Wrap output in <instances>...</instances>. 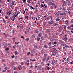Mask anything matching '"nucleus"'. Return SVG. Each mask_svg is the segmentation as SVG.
<instances>
[{
    "instance_id": "obj_1",
    "label": "nucleus",
    "mask_w": 73,
    "mask_h": 73,
    "mask_svg": "<svg viewBox=\"0 0 73 73\" xmlns=\"http://www.w3.org/2000/svg\"><path fill=\"white\" fill-rule=\"evenodd\" d=\"M67 35H65L63 37V40L64 41H67V40H68V38H67L66 37H67Z\"/></svg>"
},
{
    "instance_id": "obj_2",
    "label": "nucleus",
    "mask_w": 73,
    "mask_h": 73,
    "mask_svg": "<svg viewBox=\"0 0 73 73\" xmlns=\"http://www.w3.org/2000/svg\"><path fill=\"white\" fill-rule=\"evenodd\" d=\"M50 50L51 52H54V51L56 50V49L54 48H51Z\"/></svg>"
},
{
    "instance_id": "obj_3",
    "label": "nucleus",
    "mask_w": 73,
    "mask_h": 73,
    "mask_svg": "<svg viewBox=\"0 0 73 73\" xmlns=\"http://www.w3.org/2000/svg\"><path fill=\"white\" fill-rule=\"evenodd\" d=\"M15 17H13V16H12L10 18V19H11V21H15Z\"/></svg>"
},
{
    "instance_id": "obj_4",
    "label": "nucleus",
    "mask_w": 73,
    "mask_h": 73,
    "mask_svg": "<svg viewBox=\"0 0 73 73\" xmlns=\"http://www.w3.org/2000/svg\"><path fill=\"white\" fill-rule=\"evenodd\" d=\"M11 4H12V5H16V2L13 1L12 3H11Z\"/></svg>"
},
{
    "instance_id": "obj_5",
    "label": "nucleus",
    "mask_w": 73,
    "mask_h": 73,
    "mask_svg": "<svg viewBox=\"0 0 73 73\" xmlns=\"http://www.w3.org/2000/svg\"><path fill=\"white\" fill-rule=\"evenodd\" d=\"M63 5L65 6H66V2L65 1H64L63 2Z\"/></svg>"
},
{
    "instance_id": "obj_6",
    "label": "nucleus",
    "mask_w": 73,
    "mask_h": 73,
    "mask_svg": "<svg viewBox=\"0 0 73 73\" xmlns=\"http://www.w3.org/2000/svg\"><path fill=\"white\" fill-rule=\"evenodd\" d=\"M17 14L16 13H14L13 15V16L14 17H17Z\"/></svg>"
},
{
    "instance_id": "obj_7",
    "label": "nucleus",
    "mask_w": 73,
    "mask_h": 73,
    "mask_svg": "<svg viewBox=\"0 0 73 73\" xmlns=\"http://www.w3.org/2000/svg\"><path fill=\"white\" fill-rule=\"evenodd\" d=\"M52 55L53 56H56V52H52Z\"/></svg>"
},
{
    "instance_id": "obj_8",
    "label": "nucleus",
    "mask_w": 73,
    "mask_h": 73,
    "mask_svg": "<svg viewBox=\"0 0 73 73\" xmlns=\"http://www.w3.org/2000/svg\"><path fill=\"white\" fill-rule=\"evenodd\" d=\"M60 18H56V21H60Z\"/></svg>"
},
{
    "instance_id": "obj_9",
    "label": "nucleus",
    "mask_w": 73,
    "mask_h": 73,
    "mask_svg": "<svg viewBox=\"0 0 73 73\" xmlns=\"http://www.w3.org/2000/svg\"><path fill=\"white\" fill-rule=\"evenodd\" d=\"M42 34V33H39L38 35L39 37H40L41 36Z\"/></svg>"
},
{
    "instance_id": "obj_10",
    "label": "nucleus",
    "mask_w": 73,
    "mask_h": 73,
    "mask_svg": "<svg viewBox=\"0 0 73 73\" xmlns=\"http://www.w3.org/2000/svg\"><path fill=\"white\" fill-rule=\"evenodd\" d=\"M42 61H45V60H46V58L44 57L42 58Z\"/></svg>"
},
{
    "instance_id": "obj_11",
    "label": "nucleus",
    "mask_w": 73,
    "mask_h": 73,
    "mask_svg": "<svg viewBox=\"0 0 73 73\" xmlns=\"http://www.w3.org/2000/svg\"><path fill=\"white\" fill-rule=\"evenodd\" d=\"M46 68L47 70H49L50 69V67H49L48 66H46Z\"/></svg>"
},
{
    "instance_id": "obj_12",
    "label": "nucleus",
    "mask_w": 73,
    "mask_h": 73,
    "mask_svg": "<svg viewBox=\"0 0 73 73\" xmlns=\"http://www.w3.org/2000/svg\"><path fill=\"white\" fill-rule=\"evenodd\" d=\"M25 19L28 20V16H25Z\"/></svg>"
},
{
    "instance_id": "obj_13",
    "label": "nucleus",
    "mask_w": 73,
    "mask_h": 73,
    "mask_svg": "<svg viewBox=\"0 0 73 73\" xmlns=\"http://www.w3.org/2000/svg\"><path fill=\"white\" fill-rule=\"evenodd\" d=\"M57 50H56V53H58V50H59V48H57Z\"/></svg>"
},
{
    "instance_id": "obj_14",
    "label": "nucleus",
    "mask_w": 73,
    "mask_h": 73,
    "mask_svg": "<svg viewBox=\"0 0 73 73\" xmlns=\"http://www.w3.org/2000/svg\"><path fill=\"white\" fill-rule=\"evenodd\" d=\"M25 40L27 41H28L29 40V38H27Z\"/></svg>"
},
{
    "instance_id": "obj_15",
    "label": "nucleus",
    "mask_w": 73,
    "mask_h": 73,
    "mask_svg": "<svg viewBox=\"0 0 73 73\" xmlns=\"http://www.w3.org/2000/svg\"><path fill=\"white\" fill-rule=\"evenodd\" d=\"M7 15H10L11 14V12L9 11L7 12Z\"/></svg>"
},
{
    "instance_id": "obj_16",
    "label": "nucleus",
    "mask_w": 73,
    "mask_h": 73,
    "mask_svg": "<svg viewBox=\"0 0 73 73\" xmlns=\"http://www.w3.org/2000/svg\"><path fill=\"white\" fill-rule=\"evenodd\" d=\"M48 24H52V22H50V21H49L48 22Z\"/></svg>"
},
{
    "instance_id": "obj_17",
    "label": "nucleus",
    "mask_w": 73,
    "mask_h": 73,
    "mask_svg": "<svg viewBox=\"0 0 73 73\" xmlns=\"http://www.w3.org/2000/svg\"><path fill=\"white\" fill-rule=\"evenodd\" d=\"M47 56H48L47 54H44V56L46 58V57H47Z\"/></svg>"
},
{
    "instance_id": "obj_18",
    "label": "nucleus",
    "mask_w": 73,
    "mask_h": 73,
    "mask_svg": "<svg viewBox=\"0 0 73 73\" xmlns=\"http://www.w3.org/2000/svg\"><path fill=\"white\" fill-rule=\"evenodd\" d=\"M28 73H32V71L31 70H29V72Z\"/></svg>"
},
{
    "instance_id": "obj_19",
    "label": "nucleus",
    "mask_w": 73,
    "mask_h": 73,
    "mask_svg": "<svg viewBox=\"0 0 73 73\" xmlns=\"http://www.w3.org/2000/svg\"><path fill=\"white\" fill-rule=\"evenodd\" d=\"M36 40L38 41H40V38H37Z\"/></svg>"
},
{
    "instance_id": "obj_20",
    "label": "nucleus",
    "mask_w": 73,
    "mask_h": 73,
    "mask_svg": "<svg viewBox=\"0 0 73 73\" xmlns=\"http://www.w3.org/2000/svg\"><path fill=\"white\" fill-rule=\"evenodd\" d=\"M30 61H36V60L35 59H30Z\"/></svg>"
},
{
    "instance_id": "obj_21",
    "label": "nucleus",
    "mask_w": 73,
    "mask_h": 73,
    "mask_svg": "<svg viewBox=\"0 0 73 73\" xmlns=\"http://www.w3.org/2000/svg\"><path fill=\"white\" fill-rule=\"evenodd\" d=\"M41 39L42 40V41H43V40H44V36H42L41 37Z\"/></svg>"
},
{
    "instance_id": "obj_22",
    "label": "nucleus",
    "mask_w": 73,
    "mask_h": 73,
    "mask_svg": "<svg viewBox=\"0 0 73 73\" xmlns=\"http://www.w3.org/2000/svg\"><path fill=\"white\" fill-rule=\"evenodd\" d=\"M15 55H17L18 54V53L17 52V51H15Z\"/></svg>"
},
{
    "instance_id": "obj_23",
    "label": "nucleus",
    "mask_w": 73,
    "mask_h": 73,
    "mask_svg": "<svg viewBox=\"0 0 73 73\" xmlns=\"http://www.w3.org/2000/svg\"><path fill=\"white\" fill-rule=\"evenodd\" d=\"M44 47L45 48H48V46L47 45H44Z\"/></svg>"
},
{
    "instance_id": "obj_24",
    "label": "nucleus",
    "mask_w": 73,
    "mask_h": 73,
    "mask_svg": "<svg viewBox=\"0 0 73 73\" xmlns=\"http://www.w3.org/2000/svg\"><path fill=\"white\" fill-rule=\"evenodd\" d=\"M66 49H68L69 48V46H65Z\"/></svg>"
},
{
    "instance_id": "obj_25",
    "label": "nucleus",
    "mask_w": 73,
    "mask_h": 73,
    "mask_svg": "<svg viewBox=\"0 0 73 73\" xmlns=\"http://www.w3.org/2000/svg\"><path fill=\"white\" fill-rule=\"evenodd\" d=\"M9 49L8 48H6L5 49V50H6V51H8V50H9Z\"/></svg>"
},
{
    "instance_id": "obj_26",
    "label": "nucleus",
    "mask_w": 73,
    "mask_h": 73,
    "mask_svg": "<svg viewBox=\"0 0 73 73\" xmlns=\"http://www.w3.org/2000/svg\"><path fill=\"white\" fill-rule=\"evenodd\" d=\"M34 48H35V49H37V46H35Z\"/></svg>"
},
{
    "instance_id": "obj_27",
    "label": "nucleus",
    "mask_w": 73,
    "mask_h": 73,
    "mask_svg": "<svg viewBox=\"0 0 73 73\" xmlns=\"http://www.w3.org/2000/svg\"><path fill=\"white\" fill-rule=\"evenodd\" d=\"M66 1L68 3H70V1H69L68 0H66Z\"/></svg>"
},
{
    "instance_id": "obj_28",
    "label": "nucleus",
    "mask_w": 73,
    "mask_h": 73,
    "mask_svg": "<svg viewBox=\"0 0 73 73\" xmlns=\"http://www.w3.org/2000/svg\"><path fill=\"white\" fill-rule=\"evenodd\" d=\"M21 64L22 65H24V62H21Z\"/></svg>"
},
{
    "instance_id": "obj_29",
    "label": "nucleus",
    "mask_w": 73,
    "mask_h": 73,
    "mask_svg": "<svg viewBox=\"0 0 73 73\" xmlns=\"http://www.w3.org/2000/svg\"><path fill=\"white\" fill-rule=\"evenodd\" d=\"M69 41L71 42V41H72V39H69Z\"/></svg>"
},
{
    "instance_id": "obj_30",
    "label": "nucleus",
    "mask_w": 73,
    "mask_h": 73,
    "mask_svg": "<svg viewBox=\"0 0 73 73\" xmlns=\"http://www.w3.org/2000/svg\"><path fill=\"white\" fill-rule=\"evenodd\" d=\"M5 19H8V16H5Z\"/></svg>"
},
{
    "instance_id": "obj_31",
    "label": "nucleus",
    "mask_w": 73,
    "mask_h": 73,
    "mask_svg": "<svg viewBox=\"0 0 73 73\" xmlns=\"http://www.w3.org/2000/svg\"><path fill=\"white\" fill-rule=\"evenodd\" d=\"M25 11H27V12H28V9L26 8L25 9Z\"/></svg>"
},
{
    "instance_id": "obj_32",
    "label": "nucleus",
    "mask_w": 73,
    "mask_h": 73,
    "mask_svg": "<svg viewBox=\"0 0 73 73\" xmlns=\"http://www.w3.org/2000/svg\"><path fill=\"white\" fill-rule=\"evenodd\" d=\"M30 52H29L27 53V56H29V54H30Z\"/></svg>"
},
{
    "instance_id": "obj_33",
    "label": "nucleus",
    "mask_w": 73,
    "mask_h": 73,
    "mask_svg": "<svg viewBox=\"0 0 73 73\" xmlns=\"http://www.w3.org/2000/svg\"><path fill=\"white\" fill-rule=\"evenodd\" d=\"M51 23L52 24H54V21H51Z\"/></svg>"
},
{
    "instance_id": "obj_34",
    "label": "nucleus",
    "mask_w": 73,
    "mask_h": 73,
    "mask_svg": "<svg viewBox=\"0 0 73 73\" xmlns=\"http://www.w3.org/2000/svg\"><path fill=\"white\" fill-rule=\"evenodd\" d=\"M68 22H69V21L68 20H66L65 21L66 23H68Z\"/></svg>"
},
{
    "instance_id": "obj_35",
    "label": "nucleus",
    "mask_w": 73,
    "mask_h": 73,
    "mask_svg": "<svg viewBox=\"0 0 73 73\" xmlns=\"http://www.w3.org/2000/svg\"><path fill=\"white\" fill-rule=\"evenodd\" d=\"M41 7H44V5H42V4H41Z\"/></svg>"
},
{
    "instance_id": "obj_36",
    "label": "nucleus",
    "mask_w": 73,
    "mask_h": 73,
    "mask_svg": "<svg viewBox=\"0 0 73 73\" xmlns=\"http://www.w3.org/2000/svg\"><path fill=\"white\" fill-rule=\"evenodd\" d=\"M26 14L27 15H29V13H28V12H26Z\"/></svg>"
},
{
    "instance_id": "obj_37",
    "label": "nucleus",
    "mask_w": 73,
    "mask_h": 73,
    "mask_svg": "<svg viewBox=\"0 0 73 73\" xmlns=\"http://www.w3.org/2000/svg\"><path fill=\"white\" fill-rule=\"evenodd\" d=\"M54 26H56V25H57V24L56 23H54V24L53 25Z\"/></svg>"
},
{
    "instance_id": "obj_38",
    "label": "nucleus",
    "mask_w": 73,
    "mask_h": 73,
    "mask_svg": "<svg viewBox=\"0 0 73 73\" xmlns=\"http://www.w3.org/2000/svg\"><path fill=\"white\" fill-rule=\"evenodd\" d=\"M3 35H5L6 37H7V36L6 35V34H5V33H3Z\"/></svg>"
},
{
    "instance_id": "obj_39",
    "label": "nucleus",
    "mask_w": 73,
    "mask_h": 73,
    "mask_svg": "<svg viewBox=\"0 0 73 73\" xmlns=\"http://www.w3.org/2000/svg\"><path fill=\"white\" fill-rule=\"evenodd\" d=\"M12 58H14L15 57V56H14V55H13V56H11Z\"/></svg>"
},
{
    "instance_id": "obj_40",
    "label": "nucleus",
    "mask_w": 73,
    "mask_h": 73,
    "mask_svg": "<svg viewBox=\"0 0 73 73\" xmlns=\"http://www.w3.org/2000/svg\"><path fill=\"white\" fill-rule=\"evenodd\" d=\"M58 12L56 13V14L57 15V16H59V14H58Z\"/></svg>"
},
{
    "instance_id": "obj_41",
    "label": "nucleus",
    "mask_w": 73,
    "mask_h": 73,
    "mask_svg": "<svg viewBox=\"0 0 73 73\" xmlns=\"http://www.w3.org/2000/svg\"><path fill=\"white\" fill-rule=\"evenodd\" d=\"M7 68L8 67H6L4 68V69H5V70H7Z\"/></svg>"
},
{
    "instance_id": "obj_42",
    "label": "nucleus",
    "mask_w": 73,
    "mask_h": 73,
    "mask_svg": "<svg viewBox=\"0 0 73 73\" xmlns=\"http://www.w3.org/2000/svg\"><path fill=\"white\" fill-rule=\"evenodd\" d=\"M52 73H55V71H54V70H53V71H52Z\"/></svg>"
},
{
    "instance_id": "obj_43",
    "label": "nucleus",
    "mask_w": 73,
    "mask_h": 73,
    "mask_svg": "<svg viewBox=\"0 0 73 73\" xmlns=\"http://www.w3.org/2000/svg\"><path fill=\"white\" fill-rule=\"evenodd\" d=\"M73 27V25H71L70 26V27L72 28V27Z\"/></svg>"
},
{
    "instance_id": "obj_44",
    "label": "nucleus",
    "mask_w": 73,
    "mask_h": 73,
    "mask_svg": "<svg viewBox=\"0 0 73 73\" xmlns=\"http://www.w3.org/2000/svg\"><path fill=\"white\" fill-rule=\"evenodd\" d=\"M23 3H25L26 2V0H23Z\"/></svg>"
},
{
    "instance_id": "obj_45",
    "label": "nucleus",
    "mask_w": 73,
    "mask_h": 73,
    "mask_svg": "<svg viewBox=\"0 0 73 73\" xmlns=\"http://www.w3.org/2000/svg\"><path fill=\"white\" fill-rule=\"evenodd\" d=\"M21 38H23V39H24V36H21Z\"/></svg>"
},
{
    "instance_id": "obj_46",
    "label": "nucleus",
    "mask_w": 73,
    "mask_h": 73,
    "mask_svg": "<svg viewBox=\"0 0 73 73\" xmlns=\"http://www.w3.org/2000/svg\"><path fill=\"white\" fill-rule=\"evenodd\" d=\"M60 15H62V16H64V13H60Z\"/></svg>"
},
{
    "instance_id": "obj_47",
    "label": "nucleus",
    "mask_w": 73,
    "mask_h": 73,
    "mask_svg": "<svg viewBox=\"0 0 73 73\" xmlns=\"http://www.w3.org/2000/svg\"><path fill=\"white\" fill-rule=\"evenodd\" d=\"M27 2L28 3H30V0H27Z\"/></svg>"
},
{
    "instance_id": "obj_48",
    "label": "nucleus",
    "mask_w": 73,
    "mask_h": 73,
    "mask_svg": "<svg viewBox=\"0 0 73 73\" xmlns=\"http://www.w3.org/2000/svg\"><path fill=\"white\" fill-rule=\"evenodd\" d=\"M63 59H64V60H66V57H64L63 58Z\"/></svg>"
},
{
    "instance_id": "obj_49",
    "label": "nucleus",
    "mask_w": 73,
    "mask_h": 73,
    "mask_svg": "<svg viewBox=\"0 0 73 73\" xmlns=\"http://www.w3.org/2000/svg\"><path fill=\"white\" fill-rule=\"evenodd\" d=\"M62 10H63L64 11H65L66 9H65L63 8L62 9Z\"/></svg>"
},
{
    "instance_id": "obj_50",
    "label": "nucleus",
    "mask_w": 73,
    "mask_h": 73,
    "mask_svg": "<svg viewBox=\"0 0 73 73\" xmlns=\"http://www.w3.org/2000/svg\"><path fill=\"white\" fill-rule=\"evenodd\" d=\"M54 44H55V45H56L57 44V42H54Z\"/></svg>"
},
{
    "instance_id": "obj_51",
    "label": "nucleus",
    "mask_w": 73,
    "mask_h": 73,
    "mask_svg": "<svg viewBox=\"0 0 73 73\" xmlns=\"http://www.w3.org/2000/svg\"><path fill=\"white\" fill-rule=\"evenodd\" d=\"M17 8H18V7H16L15 8V9L17 10Z\"/></svg>"
},
{
    "instance_id": "obj_52",
    "label": "nucleus",
    "mask_w": 73,
    "mask_h": 73,
    "mask_svg": "<svg viewBox=\"0 0 73 73\" xmlns=\"http://www.w3.org/2000/svg\"><path fill=\"white\" fill-rule=\"evenodd\" d=\"M23 11L24 12L23 13V14H24V13H25V11L23 10Z\"/></svg>"
},
{
    "instance_id": "obj_53",
    "label": "nucleus",
    "mask_w": 73,
    "mask_h": 73,
    "mask_svg": "<svg viewBox=\"0 0 73 73\" xmlns=\"http://www.w3.org/2000/svg\"><path fill=\"white\" fill-rule=\"evenodd\" d=\"M52 2H51L50 3V5H52Z\"/></svg>"
},
{
    "instance_id": "obj_54",
    "label": "nucleus",
    "mask_w": 73,
    "mask_h": 73,
    "mask_svg": "<svg viewBox=\"0 0 73 73\" xmlns=\"http://www.w3.org/2000/svg\"><path fill=\"white\" fill-rule=\"evenodd\" d=\"M1 9H2L1 8V9H0V13H1Z\"/></svg>"
},
{
    "instance_id": "obj_55",
    "label": "nucleus",
    "mask_w": 73,
    "mask_h": 73,
    "mask_svg": "<svg viewBox=\"0 0 73 73\" xmlns=\"http://www.w3.org/2000/svg\"><path fill=\"white\" fill-rule=\"evenodd\" d=\"M6 72V70H3V71H2V72Z\"/></svg>"
},
{
    "instance_id": "obj_56",
    "label": "nucleus",
    "mask_w": 73,
    "mask_h": 73,
    "mask_svg": "<svg viewBox=\"0 0 73 73\" xmlns=\"http://www.w3.org/2000/svg\"><path fill=\"white\" fill-rule=\"evenodd\" d=\"M25 33L26 35H27V31H25Z\"/></svg>"
},
{
    "instance_id": "obj_57",
    "label": "nucleus",
    "mask_w": 73,
    "mask_h": 73,
    "mask_svg": "<svg viewBox=\"0 0 73 73\" xmlns=\"http://www.w3.org/2000/svg\"><path fill=\"white\" fill-rule=\"evenodd\" d=\"M67 28L68 29H70V27H69V26H68L67 27Z\"/></svg>"
},
{
    "instance_id": "obj_58",
    "label": "nucleus",
    "mask_w": 73,
    "mask_h": 73,
    "mask_svg": "<svg viewBox=\"0 0 73 73\" xmlns=\"http://www.w3.org/2000/svg\"><path fill=\"white\" fill-rule=\"evenodd\" d=\"M52 63H55V60H54L52 61Z\"/></svg>"
},
{
    "instance_id": "obj_59",
    "label": "nucleus",
    "mask_w": 73,
    "mask_h": 73,
    "mask_svg": "<svg viewBox=\"0 0 73 73\" xmlns=\"http://www.w3.org/2000/svg\"><path fill=\"white\" fill-rule=\"evenodd\" d=\"M62 61L63 62H65V61L64 60V59H62Z\"/></svg>"
},
{
    "instance_id": "obj_60",
    "label": "nucleus",
    "mask_w": 73,
    "mask_h": 73,
    "mask_svg": "<svg viewBox=\"0 0 73 73\" xmlns=\"http://www.w3.org/2000/svg\"><path fill=\"white\" fill-rule=\"evenodd\" d=\"M70 48H72V46L70 45Z\"/></svg>"
},
{
    "instance_id": "obj_61",
    "label": "nucleus",
    "mask_w": 73,
    "mask_h": 73,
    "mask_svg": "<svg viewBox=\"0 0 73 73\" xmlns=\"http://www.w3.org/2000/svg\"><path fill=\"white\" fill-rule=\"evenodd\" d=\"M13 49H16V48L15 47V46H13Z\"/></svg>"
},
{
    "instance_id": "obj_62",
    "label": "nucleus",
    "mask_w": 73,
    "mask_h": 73,
    "mask_svg": "<svg viewBox=\"0 0 73 73\" xmlns=\"http://www.w3.org/2000/svg\"><path fill=\"white\" fill-rule=\"evenodd\" d=\"M63 50H64V49H65V47H64L63 48Z\"/></svg>"
},
{
    "instance_id": "obj_63",
    "label": "nucleus",
    "mask_w": 73,
    "mask_h": 73,
    "mask_svg": "<svg viewBox=\"0 0 73 73\" xmlns=\"http://www.w3.org/2000/svg\"><path fill=\"white\" fill-rule=\"evenodd\" d=\"M47 65H48V66H49V65H50V64L49 63L47 64Z\"/></svg>"
},
{
    "instance_id": "obj_64",
    "label": "nucleus",
    "mask_w": 73,
    "mask_h": 73,
    "mask_svg": "<svg viewBox=\"0 0 73 73\" xmlns=\"http://www.w3.org/2000/svg\"><path fill=\"white\" fill-rule=\"evenodd\" d=\"M45 37H47L48 36L47 35V34H45Z\"/></svg>"
}]
</instances>
